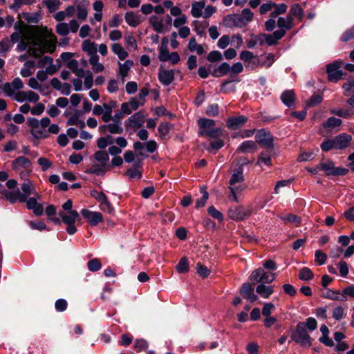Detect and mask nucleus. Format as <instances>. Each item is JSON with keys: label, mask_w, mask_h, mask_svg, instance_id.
Masks as SVG:
<instances>
[{"label": "nucleus", "mask_w": 354, "mask_h": 354, "mask_svg": "<svg viewBox=\"0 0 354 354\" xmlns=\"http://www.w3.org/2000/svg\"><path fill=\"white\" fill-rule=\"evenodd\" d=\"M352 136L346 133H340L334 138H327L320 145V148L324 152H328L330 150H343L346 149L351 144Z\"/></svg>", "instance_id": "obj_1"}, {"label": "nucleus", "mask_w": 354, "mask_h": 354, "mask_svg": "<svg viewBox=\"0 0 354 354\" xmlns=\"http://www.w3.org/2000/svg\"><path fill=\"white\" fill-rule=\"evenodd\" d=\"M208 69L210 74L214 77H220L230 73V77L234 79L236 74L243 72V66L241 62H236L232 66L227 62H223L218 66L209 64Z\"/></svg>", "instance_id": "obj_2"}, {"label": "nucleus", "mask_w": 354, "mask_h": 354, "mask_svg": "<svg viewBox=\"0 0 354 354\" xmlns=\"http://www.w3.org/2000/svg\"><path fill=\"white\" fill-rule=\"evenodd\" d=\"M291 340L299 344L301 346L310 347L312 345L311 337L304 326V322H299L295 330L292 333Z\"/></svg>", "instance_id": "obj_3"}, {"label": "nucleus", "mask_w": 354, "mask_h": 354, "mask_svg": "<svg viewBox=\"0 0 354 354\" xmlns=\"http://www.w3.org/2000/svg\"><path fill=\"white\" fill-rule=\"evenodd\" d=\"M274 138L271 132L266 129H260L257 131L255 136L256 142L262 148H266L268 151L272 153L274 149Z\"/></svg>", "instance_id": "obj_4"}, {"label": "nucleus", "mask_w": 354, "mask_h": 354, "mask_svg": "<svg viewBox=\"0 0 354 354\" xmlns=\"http://www.w3.org/2000/svg\"><path fill=\"white\" fill-rule=\"evenodd\" d=\"M343 64V61L337 59L326 66L328 82L336 83L339 80L344 79L343 76L346 75V73L340 69Z\"/></svg>", "instance_id": "obj_5"}, {"label": "nucleus", "mask_w": 354, "mask_h": 354, "mask_svg": "<svg viewBox=\"0 0 354 354\" xmlns=\"http://www.w3.org/2000/svg\"><path fill=\"white\" fill-rule=\"evenodd\" d=\"M319 169L326 172V176H340L348 174L349 170L342 167H335L334 162L328 160L327 162H321L319 163Z\"/></svg>", "instance_id": "obj_6"}, {"label": "nucleus", "mask_w": 354, "mask_h": 354, "mask_svg": "<svg viewBox=\"0 0 354 354\" xmlns=\"http://www.w3.org/2000/svg\"><path fill=\"white\" fill-rule=\"evenodd\" d=\"M252 214L250 209H245L242 205L234 206L230 208L229 217L236 221H243Z\"/></svg>", "instance_id": "obj_7"}, {"label": "nucleus", "mask_w": 354, "mask_h": 354, "mask_svg": "<svg viewBox=\"0 0 354 354\" xmlns=\"http://www.w3.org/2000/svg\"><path fill=\"white\" fill-rule=\"evenodd\" d=\"M81 214L91 226H96L103 221V215L99 212H92L88 209H82Z\"/></svg>", "instance_id": "obj_8"}, {"label": "nucleus", "mask_w": 354, "mask_h": 354, "mask_svg": "<svg viewBox=\"0 0 354 354\" xmlns=\"http://www.w3.org/2000/svg\"><path fill=\"white\" fill-rule=\"evenodd\" d=\"M248 120L245 115L229 117L226 120V127L230 130H237L242 127Z\"/></svg>", "instance_id": "obj_9"}, {"label": "nucleus", "mask_w": 354, "mask_h": 354, "mask_svg": "<svg viewBox=\"0 0 354 354\" xmlns=\"http://www.w3.org/2000/svg\"><path fill=\"white\" fill-rule=\"evenodd\" d=\"M145 115L142 110L129 117L124 122L125 126L132 128H140L144 122Z\"/></svg>", "instance_id": "obj_10"}, {"label": "nucleus", "mask_w": 354, "mask_h": 354, "mask_svg": "<svg viewBox=\"0 0 354 354\" xmlns=\"http://www.w3.org/2000/svg\"><path fill=\"white\" fill-rule=\"evenodd\" d=\"M158 78L162 85L169 86L174 80V71L164 69L162 66H160L158 69Z\"/></svg>", "instance_id": "obj_11"}, {"label": "nucleus", "mask_w": 354, "mask_h": 354, "mask_svg": "<svg viewBox=\"0 0 354 354\" xmlns=\"http://www.w3.org/2000/svg\"><path fill=\"white\" fill-rule=\"evenodd\" d=\"M283 104L288 108H295L296 95L293 90H285L280 95Z\"/></svg>", "instance_id": "obj_12"}, {"label": "nucleus", "mask_w": 354, "mask_h": 354, "mask_svg": "<svg viewBox=\"0 0 354 354\" xmlns=\"http://www.w3.org/2000/svg\"><path fill=\"white\" fill-rule=\"evenodd\" d=\"M258 147L256 141L245 140L241 142L236 149V153H254L257 151Z\"/></svg>", "instance_id": "obj_13"}, {"label": "nucleus", "mask_w": 354, "mask_h": 354, "mask_svg": "<svg viewBox=\"0 0 354 354\" xmlns=\"http://www.w3.org/2000/svg\"><path fill=\"white\" fill-rule=\"evenodd\" d=\"M274 155V150H273L272 153L268 152V149L266 151H261L257 157L256 165L261 167H262L263 165L271 167L272 165L271 157Z\"/></svg>", "instance_id": "obj_14"}, {"label": "nucleus", "mask_w": 354, "mask_h": 354, "mask_svg": "<svg viewBox=\"0 0 354 354\" xmlns=\"http://www.w3.org/2000/svg\"><path fill=\"white\" fill-rule=\"evenodd\" d=\"M285 35V30H275L272 34H266L265 42L270 46L277 45L279 40L283 38Z\"/></svg>", "instance_id": "obj_15"}, {"label": "nucleus", "mask_w": 354, "mask_h": 354, "mask_svg": "<svg viewBox=\"0 0 354 354\" xmlns=\"http://www.w3.org/2000/svg\"><path fill=\"white\" fill-rule=\"evenodd\" d=\"M27 209L33 211V213L37 216H41L44 214V206L41 203H38L37 198L30 197L27 201Z\"/></svg>", "instance_id": "obj_16"}, {"label": "nucleus", "mask_w": 354, "mask_h": 354, "mask_svg": "<svg viewBox=\"0 0 354 354\" xmlns=\"http://www.w3.org/2000/svg\"><path fill=\"white\" fill-rule=\"evenodd\" d=\"M198 135L200 137L207 136L210 138L219 139L223 135V130L220 127L209 130H199Z\"/></svg>", "instance_id": "obj_17"}, {"label": "nucleus", "mask_w": 354, "mask_h": 354, "mask_svg": "<svg viewBox=\"0 0 354 354\" xmlns=\"http://www.w3.org/2000/svg\"><path fill=\"white\" fill-rule=\"evenodd\" d=\"M32 165L30 160L25 156H19L12 162V168L13 170H19L21 167L27 168Z\"/></svg>", "instance_id": "obj_18"}, {"label": "nucleus", "mask_w": 354, "mask_h": 354, "mask_svg": "<svg viewBox=\"0 0 354 354\" xmlns=\"http://www.w3.org/2000/svg\"><path fill=\"white\" fill-rule=\"evenodd\" d=\"M293 17L288 15L286 18L279 17L277 20L279 30H290L292 28Z\"/></svg>", "instance_id": "obj_19"}, {"label": "nucleus", "mask_w": 354, "mask_h": 354, "mask_svg": "<svg viewBox=\"0 0 354 354\" xmlns=\"http://www.w3.org/2000/svg\"><path fill=\"white\" fill-rule=\"evenodd\" d=\"M339 291H335L330 289H328L327 291L324 293L322 297L331 300L346 301H347V297L342 295Z\"/></svg>", "instance_id": "obj_20"}, {"label": "nucleus", "mask_w": 354, "mask_h": 354, "mask_svg": "<svg viewBox=\"0 0 354 354\" xmlns=\"http://www.w3.org/2000/svg\"><path fill=\"white\" fill-rule=\"evenodd\" d=\"M233 82H239L240 80L231 78L224 80L220 85V91L222 93H229L231 92H235L236 86L234 85L229 86V84H230Z\"/></svg>", "instance_id": "obj_21"}, {"label": "nucleus", "mask_w": 354, "mask_h": 354, "mask_svg": "<svg viewBox=\"0 0 354 354\" xmlns=\"http://www.w3.org/2000/svg\"><path fill=\"white\" fill-rule=\"evenodd\" d=\"M256 292L263 298L267 299L274 292V290L272 286L260 283L257 286Z\"/></svg>", "instance_id": "obj_22"}, {"label": "nucleus", "mask_w": 354, "mask_h": 354, "mask_svg": "<svg viewBox=\"0 0 354 354\" xmlns=\"http://www.w3.org/2000/svg\"><path fill=\"white\" fill-rule=\"evenodd\" d=\"M330 113L333 115H337V116H339V117H341L343 118H346V119L351 118L352 117V115H353V112L352 111L351 109H350V108L345 109L334 108V109H331L330 110Z\"/></svg>", "instance_id": "obj_23"}, {"label": "nucleus", "mask_w": 354, "mask_h": 354, "mask_svg": "<svg viewBox=\"0 0 354 354\" xmlns=\"http://www.w3.org/2000/svg\"><path fill=\"white\" fill-rule=\"evenodd\" d=\"M126 22L131 27H137L140 24V19L133 11L126 12L125 16Z\"/></svg>", "instance_id": "obj_24"}, {"label": "nucleus", "mask_w": 354, "mask_h": 354, "mask_svg": "<svg viewBox=\"0 0 354 354\" xmlns=\"http://www.w3.org/2000/svg\"><path fill=\"white\" fill-rule=\"evenodd\" d=\"M112 51L116 54L120 60H124L129 55L120 44L115 43L111 46Z\"/></svg>", "instance_id": "obj_25"}, {"label": "nucleus", "mask_w": 354, "mask_h": 354, "mask_svg": "<svg viewBox=\"0 0 354 354\" xmlns=\"http://www.w3.org/2000/svg\"><path fill=\"white\" fill-rule=\"evenodd\" d=\"M82 50L86 52L88 55L97 53V47L95 42L91 41L90 39H86L82 42Z\"/></svg>", "instance_id": "obj_26"}, {"label": "nucleus", "mask_w": 354, "mask_h": 354, "mask_svg": "<svg viewBox=\"0 0 354 354\" xmlns=\"http://www.w3.org/2000/svg\"><path fill=\"white\" fill-rule=\"evenodd\" d=\"M205 7V3L203 1H196L192 3L191 13L192 15L195 18H199L202 16V10Z\"/></svg>", "instance_id": "obj_27"}, {"label": "nucleus", "mask_w": 354, "mask_h": 354, "mask_svg": "<svg viewBox=\"0 0 354 354\" xmlns=\"http://www.w3.org/2000/svg\"><path fill=\"white\" fill-rule=\"evenodd\" d=\"M133 62L131 59L126 60L124 64L118 62L119 73L122 78H124L127 76L128 72L130 70L131 67L133 66Z\"/></svg>", "instance_id": "obj_28"}, {"label": "nucleus", "mask_w": 354, "mask_h": 354, "mask_svg": "<svg viewBox=\"0 0 354 354\" xmlns=\"http://www.w3.org/2000/svg\"><path fill=\"white\" fill-rule=\"evenodd\" d=\"M177 272L180 274L187 273L189 270L188 259L186 257H182L176 266Z\"/></svg>", "instance_id": "obj_29"}, {"label": "nucleus", "mask_w": 354, "mask_h": 354, "mask_svg": "<svg viewBox=\"0 0 354 354\" xmlns=\"http://www.w3.org/2000/svg\"><path fill=\"white\" fill-rule=\"evenodd\" d=\"M298 277L302 281H310L313 279L314 273L308 267H303L300 269Z\"/></svg>", "instance_id": "obj_30"}, {"label": "nucleus", "mask_w": 354, "mask_h": 354, "mask_svg": "<svg viewBox=\"0 0 354 354\" xmlns=\"http://www.w3.org/2000/svg\"><path fill=\"white\" fill-rule=\"evenodd\" d=\"M173 124L165 122H161L158 128V131L160 134V136L162 139H165L166 136L169 134L170 130L173 128Z\"/></svg>", "instance_id": "obj_31"}, {"label": "nucleus", "mask_w": 354, "mask_h": 354, "mask_svg": "<svg viewBox=\"0 0 354 354\" xmlns=\"http://www.w3.org/2000/svg\"><path fill=\"white\" fill-rule=\"evenodd\" d=\"M216 122L214 120L202 118L198 120L199 130H209V128L215 126Z\"/></svg>", "instance_id": "obj_32"}, {"label": "nucleus", "mask_w": 354, "mask_h": 354, "mask_svg": "<svg viewBox=\"0 0 354 354\" xmlns=\"http://www.w3.org/2000/svg\"><path fill=\"white\" fill-rule=\"evenodd\" d=\"M342 124V120L341 119L330 117L323 123V127L324 129H334L340 127Z\"/></svg>", "instance_id": "obj_33"}, {"label": "nucleus", "mask_w": 354, "mask_h": 354, "mask_svg": "<svg viewBox=\"0 0 354 354\" xmlns=\"http://www.w3.org/2000/svg\"><path fill=\"white\" fill-rule=\"evenodd\" d=\"M95 159L100 162L101 166H106V162L109 160V156L108 153L104 150L97 151L94 153Z\"/></svg>", "instance_id": "obj_34"}, {"label": "nucleus", "mask_w": 354, "mask_h": 354, "mask_svg": "<svg viewBox=\"0 0 354 354\" xmlns=\"http://www.w3.org/2000/svg\"><path fill=\"white\" fill-rule=\"evenodd\" d=\"M158 19V18L157 16L151 15L149 17V23L156 32L158 33H162L164 32L162 21V20L157 21Z\"/></svg>", "instance_id": "obj_35"}, {"label": "nucleus", "mask_w": 354, "mask_h": 354, "mask_svg": "<svg viewBox=\"0 0 354 354\" xmlns=\"http://www.w3.org/2000/svg\"><path fill=\"white\" fill-rule=\"evenodd\" d=\"M252 283L249 282H245L242 284L239 289V293L242 295V297L245 299L248 296L250 295L252 292H254V289L252 286Z\"/></svg>", "instance_id": "obj_36"}, {"label": "nucleus", "mask_w": 354, "mask_h": 354, "mask_svg": "<svg viewBox=\"0 0 354 354\" xmlns=\"http://www.w3.org/2000/svg\"><path fill=\"white\" fill-rule=\"evenodd\" d=\"M21 15L25 18L28 24H37L41 20L40 14L39 12L30 14L28 12H24Z\"/></svg>", "instance_id": "obj_37"}, {"label": "nucleus", "mask_w": 354, "mask_h": 354, "mask_svg": "<svg viewBox=\"0 0 354 354\" xmlns=\"http://www.w3.org/2000/svg\"><path fill=\"white\" fill-rule=\"evenodd\" d=\"M208 62L211 63L219 62L223 61V56L222 53L218 50H212L208 53L206 57Z\"/></svg>", "instance_id": "obj_38"}, {"label": "nucleus", "mask_w": 354, "mask_h": 354, "mask_svg": "<svg viewBox=\"0 0 354 354\" xmlns=\"http://www.w3.org/2000/svg\"><path fill=\"white\" fill-rule=\"evenodd\" d=\"M201 192L203 194V196H201V198H198L196 200V203H195L196 209H199L201 207H204L208 199V197H209V194L206 191L205 187L201 188Z\"/></svg>", "instance_id": "obj_39"}, {"label": "nucleus", "mask_w": 354, "mask_h": 354, "mask_svg": "<svg viewBox=\"0 0 354 354\" xmlns=\"http://www.w3.org/2000/svg\"><path fill=\"white\" fill-rule=\"evenodd\" d=\"M24 66L28 68H21L20 74L24 77H30L32 75V71L29 68H33L35 66V62L33 60H28L24 63Z\"/></svg>", "instance_id": "obj_40"}, {"label": "nucleus", "mask_w": 354, "mask_h": 354, "mask_svg": "<svg viewBox=\"0 0 354 354\" xmlns=\"http://www.w3.org/2000/svg\"><path fill=\"white\" fill-rule=\"evenodd\" d=\"M261 272L262 268H259L252 272L251 274L249 277V279L251 281V283L256 284L261 283Z\"/></svg>", "instance_id": "obj_41"}, {"label": "nucleus", "mask_w": 354, "mask_h": 354, "mask_svg": "<svg viewBox=\"0 0 354 354\" xmlns=\"http://www.w3.org/2000/svg\"><path fill=\"white\" fill-rule=\"evenodd\" d=\"M342 88L343 89V95L344 96H349L351 93H354V79L344 82Z\"/></svg>", "instance_id": "obj_42"}, {"label": "nucleus", "mask_w": 354, "mask_h": 354, "mask_svg": "<svg viewBox=\"0 0 354 354\" xmlns=\"http://www.w3.org/2000/svg\"><path fill=\"white\" fill-rule=\"evenodd\" d=\"M100 207L102 211L106 212L110 214H113L115 212L113 206L109 202L107 197L104 198V200L102 201L100 205Z\"/></svg>", "instance_id": "obj_43"}, {"label": "nucleus", "mask_w": 354, "mask_h": 354, "mask_svg": "<svg viewBox=\"0 0 354 354\" xmlns=\"http://www.w3.org/2000/svg\"><path fill=\"white\" fill-rule=\"evenodd\" d=\"M240 59L245 62V67H250V62L254 59V55L253 53L248 50H243L240 53Z\"/></svg>", "instance_id": "obj_44"}, {"label": "nucleus", "mask_w": 354, "mask_h": 354, "mask_svg": "<svg viewBox=\"0 0 354 354\" xmlns=\"http://www.w3.org/2000/svg\"><path fill=\"white\" fill-rule=\"evenodd\" d=\"M84 172L88 174H95L102 176L106 173V169L99 167L97 165H93L92 167L87 168Z\"/></svg>", "instance_id": "obj_45"}, {"label": "nucleus", "mask_w": 354, "mask_h": 354, "mask_svg": "<svg viewBox=\"0 0 354 354\" xmlns=\"http://www.w3.org/2000/svg\"><path fill=\"white\" fill-rule=\"evenodd\" d=\"M29 225L32 230H37L39 231L48 230L49 231V228L47 227L46 223L43 221H30L29 222Z\"/></svg>", "instance_id": "obj_46"}, {"label": "nucleus", "mask_w": 354, "mask_h": 354, "mask_svg": "<svg viewBox=\"0 0 354 354\" xmlns=\"http://www.w3.org/2000/svg\"><path fill=\"white\" fill-rule=\"evenodd\" d=\"M2 194L4 195L6 199L11 204H15L17 201V190L9 192L6 189H3Z\"/></svg>", "instance_id": "obj_47"}, {"label": "nucleus", "mask_w": 354, "mask_h": 354, "mask_svg": "<svg viewBox=\"0 0 354 354\" xmlns=\"http://www.w3.org/2000/svg\"><path fill=\"white\" fill-rule=\"evenodd\" d=\"M88 269L91 272H96L101 269L102 264L98 259H93L87 263Z\"/></svg>", "instance_id": "obj_48"}, {"label": "nucleus", "mask_w": 354, "mask_h": 354, "mask_svg": "<svg viewBox=\"0 0 354 354\" xmlns=\"http://www.w3.org/2000/svg\"><path fill=\"white\" fill-rule=\"evenodd\" d=\"M149 346L148 342L144 339H138L134 342V349L136 352L145 351Z\"/></svg>", "instance_id": "obj_49"}, {"label": "nucleus", "mask_w": 354, "mask_h": 354, "mask_svg": "<svg viewBox=\"0 0 354 354\" xmlns=\"http://www.w3.org/2000/svg\"><path fill=\"white\" fill-rule=\"evenodd\" d=\"M207 213L210 216L215 219H217L218 221H223L224 218L223 214L218 210H217L213 205L209 206L207 208Z\"/></svg>", "instance_id": "obj_50"}, {"label": "nucleus", "mask_w": 354, "mask_h": 354, "mask_svg": "<svg viewBox=\"0 0 354 354\" xmlns=\"http://www.w3.org/2000/svg\"><path fill=\"white\" fill-rule=\"evenodd\" d=\"M52 40H46L44 42V47L46 51L49 53H53L56 49L57 38L53 34H52Z\"/></svg>", "instance_id": "obj_51"}, {"label": "nucleus", "mask_w": 354, "mask_h": 354, "mask_svg": "<svg viewBox=\"0 0 354 354\" xmlns=\"http://www.w3.org/2000/svg\"><path fill=\"white\" fill-rule=\"evenodd\" d=\"M327 259V254L320 250L315 252V261L319 266L324 265Z\"/></svg>", "instance_id": "obj_52"}, {"label": "nucleus", "mask_w": 354, "mask_h": 354, "mask_svg": "<svg viewBox=\"0 0 354 354\" xmlns=\"http://www.w3.org/2000/svg\"><path fill=\"white\" fill-rule=\"evenodd\" d=\"M196 272L202 278H207L210 274V270L207 266L203 265L201 263L196 264Z\"/></svg>", "instance_id": "obj_53"}, {"label": "nucleus", "mask_w": 354, "mask_h": 354, "mask_svg": "<svg viewBox=\"0 0 354 354\" xmlns=\"http://www.w3.org/2000/svg\"><path fill=\"white\" fill-rule=\"evenodd\" d=\"M56 32L62 36H66L69 33V26L65 22H61L56 26Z\"/></svg>", "instance_id": "obj_54"}, {"label": "nucleus", "mask_w": 354, "mask_h": 354, "mask_svg": "<svg viewBox=\"0 0 354 354\" xmlns=\"http://www.w3.org/2000/svg\"><path fill=\"white\" fill-rule=\"evenodd\" d=\"M222 25L227 28L235 27L234 14H230L225 16L223 19Z\"/></svg>", "instance_id": "obj_55"}, {"label": "nucleus", "mask_w": 354, "mask_h": 354, "mask_svg": "<svg viewBox=\"0 0 354 354\" xmlns=\"http://www.w3.org/2000/svg\"><path fill=\"white\" fill-rule=\"evenodd\" d=\"M261 283H270L275 279V274L274 273H269L266 272L263 268H262L261 272Z\"/></svg>", "instance_id": "obj_56"}, {"label": "nucleus", "mask_w": 354, "mask_h": 354, "mask_svg": "<svg viewBox=\"0 0 354 354\" xmlns=\"http://www.w3.org/2000/svg\"><path fill=\"white\" fill-rule=\"evenodd\" d=\"M219 106L217 104H212L207 106L205 114L210 117H216L218 115Z\"/></svg>", "instance_id": "obj_57"}, {"label": "nucleus", "mask_w": 354, "mask_h": 354, "mask_svg": "<svg viewBox=\"0 0 354 354\" xmlns=\"http://www.w3.org/2000/svg\"><path fill=\"white\" fill-rule=\"evenodd\" d=\"M46 7L50 13L56 11L60 5L59 0H46L44 1Z\"/></svg>", "instance_id": "obj_58"}, {"label": "nucleus", "mask_w": 354, "mask_h": 354, "mask_svg": "<svg viewBox=\"0 0 354 354\" xmlns=\"http://www.w3.org/2000/svg\"><path fill=\"white\" fill-rule=\"evenodd\" d=\"M30 132L31 135L33 136V138H35L36 140L45 139L48 138L49 136L48 131L45 130L31 129Z\"/></svg>", "instance_id": "obj_59"}, {"label": "nucleus", "mask_w": 354, "mask_h": 354, "mask_svg": "<svg viewBox=\"0 0 354 354\" xmlns=\"http://www.w3.org/2000/svg\"><path fill=\"white\" fill-rule=\"evenodd\" d=\"M354 38V26L347 29L340 37V40L343 42H347Z\"/></svg>", "instance_id": "obj_60"}, {"label": "nucleus", "mask_w": 354, "mask_h": 354, "mask_svg": "<svg viewBox=\"0 0 354 354\" xmlns=\"http://www.w3.org/2000/svg\"><path fill=\"white\" fill-rule=\"evenodd\" d=\"M304 326H305L306 329L313 331L317 328V322L313 317H308L306 319V322H304Z\"/></svg>", "instance_id": "obj_61"}, {"label": "nucleus", "mask_w": 354, "mask_h": 354, "mask_svg": "<svg viewBox=\"0 0 354 354\" xmlns=\"http://www.w3.org/2000/svg\"><path fill=\"white\" fill-rule=\"evenodd\" d=\"M286 222L299 224L301 223V218L296 214H288L281 218Z\"/></svg>", "instance_id": "obj_62"}, {"label": "nucleus", "mask_w": 354, "mask_h": 354, "mask_svg": "<svg viewBox=\"0 0 354 354\" xmlns=\"http://www.w3.org/2000/svg\"><path fill=\"white\" fill-rule=\"evenodd\" d=\"M323 100V97L321 95H313L307 103V106L309 107L315 106L319 104Z\"/></svg>", "instance_id": "obj_63"}, {"label": "nucleus", "mask_w": 354, "mask_h": 354, "mask_svg": "<svg viewBox=\"0 0 354 354\" xmlns=\"http://www.w3.org/2000/svg\"><path fill=\"white\" fill-rule=\"evenodd\" d=\"M108 131L112 134H121L123 133V128L117 123L107 124Z\"/></svg>", "instance_id": "obj_64"}]
</instances>
